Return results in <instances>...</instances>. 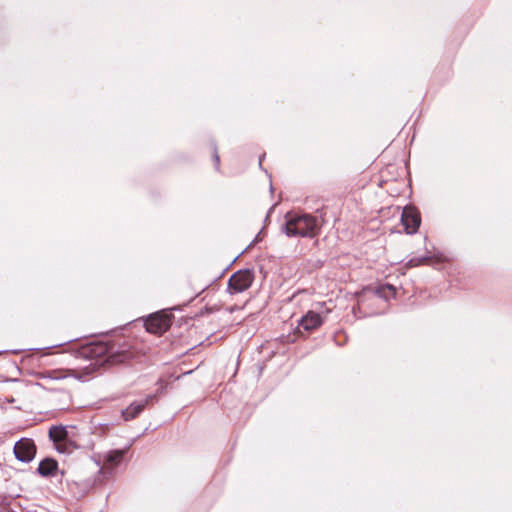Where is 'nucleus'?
I'll use <instances>...</instances> for the list:
<instances>
[{"label":"nucleus","instance_id":"1","mask_svg":"<svg viewBox=\"0 0 512 512\" xmlns=\"http://www.w3.org/2000/svg\"><path fill=\"white\" fill-rule=\"evenodd\" d=\"M322 223L310 213L288 212L282 231L288 237L315 238L320 234Z\"/></svg>","mask_w":512,"mask_h":512},{"label":"nucleus","instance_id":"2","mask_svg":"<svg viewBox=\"0 0 512 512\" xmlns=\"http://www.w3.org/2000/svg\"><path fill=\"white\" fill-rule=\"evenodd\" d=\"M81 354L94 361V365H115L127 363L132 354L126 350H114V346L104 342L89 343L82 347Z\"/></svg>","mask_w":512,"mask_h":512},{"label":"nucleus","instance_id":"3","mask_svg":"<svg viewBox=\"0 0 512 512\" xmlns=\"http://www.w3.org/2000/svg\"><path fill=\"white\" fill-rule=\"evenodd\" d=\"M49 438L59 453L70 454L78 445L70 438L69 431L64 426H52L49 429Z\"/></svg>","mask_w":512,"mask_h":512},{"label":"nucleus","instance_id":"4","mask_svg":"<svg viewBox=\"0 0 512 512\" xmlns=\"http://www.w3.org/2000/svg\"><path fill=\"white\" fill-rule=\"evenodd\" d=\"M254 278L255 276L252 270H239L230 276L227 291L230 294L242 293L251 287Z\"/></svg>","mask_w":512,"mask_h":512},{"label":"nucleus","instance_id":"5","mask_svg":"<svg viewBox=\"0 0 512 512\" xmlns=\"http://www.w3.org/2000/svg\"><path fill=\"white\" fill-rule=\"evenodd\" d=\"M36 445L30 438H21L18 440L13 448L14 455L17 460L23 463L31 462L36 455Z\"/></svg>","mask_w":512,"mask_h":512},{"label":"nucleus","instance_id":"6","mask_svg":"<svg viewBox=\"0 0 512 512\" xmlns=\"http://www.w3.org/2000/svg\"><path fill=\"white\" fill-rule=\"evenodd\" d=\"M170 325V317L159 312L151 314L145 321V328L147 332L156 335H162L165 333L169 329Z\"/></svg>","mask_w":512,"mask_h":512},{"label":"nucleus","instance_id":"7","mask_svg":"<svg viewBox=\"0 0 512 512\" xmlns=\"http://www.w3.org/2000/svg\"><path fill=\"white\" fill-rule=\"evenodd\" d=\"M401 222L408 234H414L421 223L420 213L414 207H405L402 212Z\"/></svg>","mask_w":512,"mask_h":512},{"label":"nucleus","instance_id":"8","mask_svg":"<svg viewBox=\"0 0 512 512\" xmlns=\"http://www.w3.org/2000/svg\"><path fill=\"white\" fill-rule=\"evenodd\" d=\"M325 317L315 311H308L298 322V329L310 333L317 330L324 323Z\"/></svg>","mask_w":512,"mask_h":512},{"label":"nucleus","instance_id":"9","mask_svg":"<svg viewBox=\"0 0 512 512\" xmlns=\"http://www.w3.org/2000/svg\"><path fill=\"white\" fill-rule=\"evenodd\" d=\"M156 399L155 395H148L144 399L132 402L126 409L122 410V417L125 421L137 418L146 406Z\"/></svg>","mask_w":512,"mask_h":512},{"label":"nucleus","instance_id":"10","mask_svg":"<svg viewBox=\"0 0 512 512\" xmlns=\"http://www.w3.org/2000/svg\"><path fill=\"white\" fill-rule=\"evenodd\" d=\"M58 471V463L53 458H45L40 461L37 473L42 477H52L55 476Z\"/></svg>","mask_w":512,"mask_h":512},{"label":"nucleus","instance_id":"11","mask_svg":"<svg viewBox=\"0 0 512 512\" xmlns=\"http://www.w3.org/2000/svg\"><path fill=\"white\" fill-rule=\"evenodd\" d=\"M375 294L379 298L384 299V300L387 301L390 298L395 297L396 289H395V287L393 285L384 284V285H380L379 287L376 288Z\"/></svg>","mask_w":512,"mask_h":512},{"label":"nucleus","instance_id":"12","mask_svg":"<svg viewBox=\"0 0 512 512\" xmlns=\"http://www.w3.org/2000/svg\"><path fill=\"white\" fill-rule=\"evenodd\" d=\"M124 456V452L121 450H114L107 453L105 460L112 466L118 465Z\"/></svg>","mask_w":512,"mask_h":512},{"label":"nucleus","instance_id":"13","mask_svg":"<svg viewBox=\"0 0 512 512\" xmlns=\"http://www.w3.org/2000/svg\"><path fill=\"white\" fill-rule=\"evenodd\" d=\"M433 257L424 256V257H413L407 262L408 267H417L424 264H430Z\"/></svg>","mask_w":512,"mask_h":512},{"label":"nucleus","instance_id":"14","mask_svg":"<svg viewBox=\"0 0 512 512\" xmlns=\"http://www.w3.org/2000/svg\"><path fill=\"white\" fill-rule=\"evenodd\" d=\"M213 157H214V161H215V166L218 169L219 168V164H220V157H219L216 149L214 150V156Z\"/></svg>","mask_w":512,"mask_h":512},{"label":"nucleus","instance_id":"15","mask_svg":"<svg viewBox=\"0 0 512 512\" xmlns=\"http://www.w3.org/2000/svg\"><path fill=\"white\" fill-rule=\"evenodd\" d=\"M54 378H55V379H63V378H65V376H63V375H57V376H55Z\"/></svg>","mask_w":512,"mask_h":512}]
</instances>
